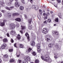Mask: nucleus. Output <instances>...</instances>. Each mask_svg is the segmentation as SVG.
<instances>
[{"mask_svg": "<svg viewBox=\"0 0 63 63\" xmlns=\"http://www.w3.org/2000/svg\"><path fill=\"white\" fill-rule=\"evenodd\" d=\"M55 21L56 22H58V18H56V19L55 20Z\"/></svg>", "mask_w": 63, "mask_h": 63, "instance_id": "c756f323", "label": "nucleus"}, {"mask_svg": "<svg viewBox=\"0 0 63 63\" xmlns=\"http://www.w3.org/2000/svg\"><path fill=\"white\" fill-rule=\"evenodd\" d=\"M2 16V14L0 13V17Z\"/></svg>", "mask_w": 63, "mask_h": 63, "instance_id": "0e129e2a", "label": "nucleus"}, {"mask_svg": "<svg viewBox=\"0 0 63 63\" xmlns=\"http://www.w3.org/2000/svg\"><path fill=\"white\" fill-rule=\"evenodd\" d=\"M50 13L51 14H52V13H53V12L52 11H51L50 12Z\"/></svg>", "mask_w": 63, "mask_h": 63, "instance_id": "774afa93", "label": "nucleus"}, {"mask_svg": "<svg viewBox=\"0 0 63 63\" xmlns=\"http://www.w3.org/2000/svg\"><path fill=\"white\" fill-rule=\"evenodd\" d=\"M38 18H39V19L40 20L41 18V17H40V16H38Z\"/></svg>", "mask_w": 63, "mask_h": 63, "instance_id": "49530a36", "label": "nucleus"}, {"mask_svg": "<svg viewBox=\"0 0 63 63\" xmlns=\"http://www.w3.org/2000/svg\"><path fill=\"white\" fill-rule=\"evenodd\" d=\"M39 61L38 60H36L35 61V63H39Z\"/></svg>", "mask_w": 63, "mask_h": 63, "instance_id": "a878e982", "label": "nucleus"}, {"mask_svg": "<svg viewBox=\"0 0 63 63\" xmlns=\"http://www.w3.org/2000/svg\"><path fill=\"white\" fill-rule=\"evenodd\" d=\"M36 16V15H35L33 14L32 15V17L33 18H34Z\"/></svg>", "mask_w": 63, "mask_h": 63, "instance_id": "37998d69", "label": "nucleus"}, {"mask_svg": "<svg viewBox=\"0 0 63 63\" xmlns=\"http://www.w3.org/2000/svg\"><path fill=\"white\" fill-rule=\"evenodd\" d=\"M15 47H16V43H15L14 44V45Z\"/></svg>", "mask_w": 63, "mask_h": 63, "instance_id": "79ce46f5", "label": "nucleus"}, {"mask_svg": "<svg viewBox=\"0 0 63 63\" xmlns=\"http://www.w3.org/2000/svg\"><path fill=\"white\" fill-rule=\"evenodd\" d=\"M45 20H46V19H47V17H45L44 18Z\"/></svg>", "mask_w": 63, "mask_h": 63, "instance_id": "864d4df0", "label": "nucleus"}, {"mask_svg": "<svg viewBox=\"0 0 63 63\" xmlns=\"http://www.w3.org/2000/svg\"><path fill=\"white\" fill-rule=\"evenodd\" d=\"M36 47L38 48H40L41 47V45L39 43L37 44L36 45Z\"/></svg>", "mask_w": 63, "mask_h": 63, "instance_id": "dca6fc26", "label": "nucleus"}, {"mask_svg": "<svg viewBox=\"0 0 63 63\" xmlns=\"http://www.w3.org/2000/svg\"><path fill=\"white\" fill-rule=\"evenodd\" d=\"M14 61H15V60H14L13 59H11L9 61L10 62H11V63L14 62Z\"/></svg>", "mask_w": 63, "mask_h": 63, "instance_id": "393cba45", "label": "nucleus"}, {"mask_svg": "<svg viewBox=\"0 0 63 63\" xmlns=\"http://www.w3.org/2000/svg\"><path fill=\"white\" fill-rule=\"evenodd\" d=\"M42 59L43 60H45L47 62H51V60L49 58V57L48 55H44V57L43 56H41Z\"/></svg>", "mask_w": 63, "mask_h": 63, "instance_id": "f257e3e1", "label": "nucleus"}, {"mask_svg": "<svg viewBox=\"0 0 63 63\" xmlns=\"http://www.w3.org/2000/svg\"><path fill=\"white\" fill-rule=\"evenodd\" d=\"M53 46V44H49L48 47L50 48H51Z\"/></svg>", "mask_w": 63, "mask_h": 63, "instance_id": "a211bd4d", "label": "nucleus"}, {"mask_svg": "<svg viewBox=\"0 0 63 63\" xmlns=\"http://www.w3.org/2000/svg\"><path fill=\"white\" fill-rule=\"evenodd\" d=\"M47 16H49V12H47Z\"/></svg>", "mask_w": 63, "mask_h": 63, "instance_id": "de8ad7c7", "label": "nucleus"}, {"mask_svg": "<svg viewBox=\"0 0 63 63\" xmlns=\"http://www.w3.org/2000/svg\"><path fill=\"white\" fill-rule=\"evenodd\" d=\"M7 35L8 37H10V35H9V34L8 33H7Z\"/></svg>", "mask_w": 63, "mask_h": 63, "instance_id": "3c124183", "label": "nucleus"}, {"mask_svg": "<svg viewBox=\"0 0 63 63\" xmlns=\"http://www.w3.org/2000/svg\"><path fill=\"white\" fill-rule=\"evenodd\" d=\"M13 50V49H10L9 50V51L10 52H12Z\"/></svg>", "mask_w": 63, "mask_h": 63, "instance_id": "e433bc0d", "label": "nucleus"}, {"mask_svg": "<svg viewBox=\"0 0 63 63\" xmlns=\"http://www.w3.org/2000/svg\"><path fill=\"white\" fill-rule=\"evenodd\" d=\"M32 51V49L31 48H29L28 50V51H27L26 52V53H28V52H30V51Z\"/></svg>", "mask_w": 63, "mask_h": 63, "instance_id": "9b49d317", "label": "nucleus"}, {"mask_svg": "<svg viewBox=\"0 0 63 63\" xmlns=\"http://www.w3.org/2000/svg\"><path fill=\"white\" fill-rule=\"evenodd\" d=\"M15 20L17 21L20 22V21H21V19L20 18H17L15 19Z\"/></svg>", "mask_w": 63, "mask_h": 63, "instance_id": "4468645a", "label": "nucleus"}, {"mask_svg": "<svg viewBox=\"0 0 63 63\" xmlns=\"http://www.w3.org/2000/svg\"><path fill=\"white\" fill-rule=\"evenodd\" d=\"M27 35L28 36L27 37V39H28V42H29V34H28V33H26L25 34V36H26V37H27Z\"/></svg>", "mask_w": 63, "mask_h": 63, "instance_id": "1a4fd4ad", "label": "nucleus"}, {"mask_svg": "<svg viewBox=\"0 0 63 63\" xmlns=\"http://www.w3.org/2000/svg\"><path fill=\"white\" fill-rule=\"evenodd\" d=\"M5 58L6 57V58H7L8 57V55H5L3 56Z\"/></svg>", "mask_w": 63, "mask_h": 63, "instance_id": "c9c22d12", "label": "nucleus"}, {"mask_svg": "<svg viewBox=\"0 0 63 63\" xmlns=\"http://www.w3.org/2000/svg\"><path fill=\"white\" fill-rule=\"evenodd\" d=\"M45 39L47 42H49V41L51 40L50 38H48V36H45Z\"/></svg>", "mask_w": 63, "mask_h": 63, "instance_id": "423d86ee", "label": "nucleus"}, {"mask_svg": "<svg viewBox=\"0 0 63 63\" xmlns=\"http://www.w3.org/2000/svg\"><path fill=\"white\" fill-rule=\"evenodd\" d=\"M42 32L44 34H47V29L46 28H44L43 29Z\"/></svg>", "mask_w": 63, "mask_h": 63, "instance_id": "39448f33", "label": "nucleus"}, {"mask_svg": "<svg viewBox=\"0 0 63 63\" xmlns=\"http://www.w3.org/2000/svg\"><path fill=\"white\" fill-rule=\"evenodd\" d=\"M19 15V14H18L17 13H14L13 14V16H18Z\"/></svg>", "mask_w": 63, "mask_h": 63, "instance_id": "412c9836", "label": "nucleus"}, {"mask_svg": "<svg viewBox=\"0 0 63 63\" xmlns=\"http://www.w3.org/2000/svg\"><path fill=\"white\" fill-rule=\"evenodd\" d=\"M20 33H21V34H23V32L22 31H20Z\"/></svg>", "mask_w": 63, "mask_h": 63, "instance_id": "13d9d810", "label": "nucleus"}, {"mask_svg": "<svg viewBox=\"0 0 63 63\" xmlns=\"http://www.w3.org/2000/svg\"><path fill=\"white\" fill-rule=\"evenodd\" d=\"M24 59L26 61H23L22 62V63H28L27 61H30V58L29 57H25L24 58Z\"/></svg>", "mask_w": 63, "mask_h": 63, "instance_id": "f03ea898", "label": "nucleus"}, {"mask_svg": "<svg viewBox=\"0 0 63 63\" xmlns=\"http://www.w3.org/2000/svg\"><path fill=\"white\" fill-rule=\"evenodd\" d=\"M26 11H27V12H28V8H26Z\"/></svg>", "mask_w": 63, "mask_h": 63, "instance_id": "69168bd1", "label": "nucleus"}, {"mask_svg": "<svg viewBox=\"0 0 63 63\" xmlns=\"http://www.w3.org/2000/svg\"><path fill=\"white\" fill-rule=\"evenodd\" d=\"M20 9L21 11H23L24 10V7L22 6H21L20 7Z\"/></svg>", "mask_w": 63, "mask_h": 63, "instance_id": "f3484780", "label": "nucleus"}, {"mask_svg": "<svg viewBox=\"0 0 63 63\" xmlns=\"http://www.w3.org/2000/svg\"><path fill=\"white\" fill-rule=\"evenodd\" d=\"M16 27V25L14 24H11L10 25V27L11 29L12 30L14 29Z\"/></svg>", "mask_w": 63, "mask_h": 63, "instance_id": "7ed1b4c3", "label": "nucleus"}, {"mask_svg": "<svg viewBox=\"0 0 63 63\" xmlns=\"http://www.w3.org/2000/svg\"><path fill=\"white\" fill-rule=\"evenodd\" d=\"M54 6L55 7H56V8H57V5H55Z\"/></svg>", "mask_w": 63, "mask_h": 63, "instance_id": "052dcab7", "label": "nucleus"}, {"mask_svg": "<svg viewBox=\"0 0 63 63\" xmlns=\"http://www.w3.org/2000/svg\"><path fill=\"white\" fill-rule=\"evenodd\" d=\"M11 43H13L14 42V40L11 38Z\"/></svg>", "mask_w": 63, "mask_h": 63, "instance_id": "4c0bfd02", "label": "nucleus"}, {"mask_svg": "<svg viewBox=\"0 0 63 63\" xmlns=\"http://www.w3.org/2000/svg\"><path fill=\"white\" fill-rule=\"evenodd\" d=\"M61 13H59L58 14V16H59V17L61 18Z\"/></svg>", "mask_w": 63, "mask_h": 63, "instance_id": "bb28decb", "label": "nucleus"}, {"mask_svg": "<svg viewBox=\"0 0 63 63\" xmlns=\"http://www.w3.org/2000/svg\"><path fill=\"white\" fill-rule=\"evenodd\" d=\"M21 27L22 28V30H24V29H25V27L24 26H21Z\"/></svg>", "mask_w": 63, "mask_h": 63, "instance_id": "2f4dec72", "label": "nucleus"}, {"mask_svg": "<svg viewBox=\"0 0 63 63\" xmlns=\"http://www.w3.org/2000/svg\"><path fill=\"white\" fill-rule=\"evenodd\" d=\"M5 8L6 9H7V10H9V11L10 10H11V9H10V8L8 7H5Z\"/></svg>", "mask_w": 63, "mask_h": 63, "instance_id": "cd10ccee", "label": "nucleus"}, {"mask_svg": "<svg viewBox=\"0 0 63 63\" xmlns=\"http://www.w3.org/2000/svg\"><path fill=\"white\" fill-rule=\"evenodd\" d=\"M32 26H29V29H32Z\"/></svg>", "mask_w": 63, "mask_h": 63, "instance_id": "c85d7f7f", "label": "nucleus"}, {"mask_svg": "<svg viewBox=\"0 0 63 63\" xmlns=\"http://www.w3.org/2000/svg\"><path fill=\"white\" fill-rule=\"evenodd\" d=\"M4 4V3L3 2H1V5H3V4Z\"/></svg>", "mask_w": 63, "mask_h": 63, "instance_id": "603ef678", "label": "nucleus"}, {"mask_svg": "<svg viewBox=\"0 0 63 63\" xmlns=\"http://www.w3.org/2000/svg\"><path fill=\"white\" fill-rule=\"evenodd\" d=\"M7 16H9V17H10L11 16V14L10 13H8L7 14Z\"/></svg>", "mask_w": 63, "mask_h": 63, "instance_id": "7c9ffc66", "label": "nucleus"}, {"mask_svg": "<svg viewBox=\"0 0 63 63\" xmlns=\"http://www.w3.org/2000/svg\"><path fill=\"white\" fill-rule=\"evenodd\" d=\"M15 6L16 7H18V2H16L15 4Z\"/></svg>", "mask_w": 63, "mask_h": 63, "instance_id": "5701e85b", "label": "nucleus"}, {"mask_svg": "<svg viewBox=\"0 0 63 63\" xmlns=\"http://www.w3.org/2000/svg\"><path fill=\"white\" fill-rule=\"evenodd\" d=\"M24 16L25 18H27V17L26 16V15H24Z\"/></svg>", "mask_w": 63, "mask_h": 63, "instance_id": "8fccbe9b", "label": "nucleus"}, {"mask_svg": "<svg viewBox=\"0 0 63 63\" xmlns=\"http://www.w3.org/2000/svg\"><path fill=\"white\" fill-rule=\"evenodd\" d=\"M46 23V21H45L44 22V23Z\"/></svg>", "mask_w": 63, "mask_h": 63, "instance_id": "338daca9", "label": "nucleus"}, {"mask_svg": "<svg viewBox=\"0 0 63 63\" xmlns=\"http://www.w3.org/2000/svg\"><path fill=\"white\" fill-rule=\"evenodd\" d=\"M3 42L5 43H6V42H8V40H7V39L4 38L3 40Z\"/></svg>", "mask_w": 63, "mask_h": 63, "instance_id": "6ab92c4d", "label": "nucleus"}, {"mask_svg": "<svg viewBox=\"0 0 63 63\" xmlns=\"http://www.w3.org/2000/svg\"><path fill=\"white\" fill-rule=\"evenodd\" d=\"M32 21V19H30L29 21V23H31V22Z\"/></svg>", "mask_w": 63, "mask_h": 63, "instance_id": "72a5a7b5", "label": "nucleus"}, {"mask_svg": "<svg viewBox=\"0 0 63 63\" xmlns=\"http://www.w3.org/2000/svg\"><path fill=\"white\" fill-rule=\"evenodd\" d=\"M54 58L56 59H57V57L56 56H54Z\"/></svg>", "mask_w": 63, "mask_h": 63, "instance_id": "bf43d9fd", "label": "nucleus"}, {"mask_svg": "<svg viewBox=\"0 0 63 63\" xmlns=\"http://www.w3.org/2000/svg\"><path fill=\"white\" fill-rule=\"evenodd\" d=\"M6 21H7V20H3V22L4 23H5V22H6Z\"/></svg>", "mask_w": 63, "mask_h": 63, "instance_id": "09e8293b", "label": "nucleus"}, {"mask_svg": "<svg viewBox=\"0 0 63 63\" xmlns=\"http://www.w3.org/2000/svg\"><path fill=\"white\" fill-rule=\"evenodd\" d=\"M38 8H39V7L38 6H35L34 5H33L32 6V9H34V10H35V11H37V10H38Z\"/></svg>", "mask_w": 63, "mask_h": 63, "instance_id": "20e7f679", "label": "nucleus"}, {"mask_svg": "<svg viewBox=\"0 0 63 63\" xmlns=\"http://www.w3.org/2000/svg\"><path fill=\"white\" fill-rule=\"evenodd\" d=\"M17 38L18 40H20V35L19 34H18L17 35Z\"/></svg>", "mask_w": 63, "mask_h": 63, "instance_id": "4be33fe9", "label": "nucleus"}, {"mask_svg": "<svg viewBox=\"0 0 63 63\" xmlns=\"http://www.w3.org/2000/svg\"><path fill=\"white\" fill-rule=\"evenodd\" d=\"M16 26L17 27H18L19 26V25L18 24H16Z\"/></svg>", "mask_w": 63, "mask_h": 63, "instance_id": "a19ab883", "label": "nucleus"}, {"mask_svg": "<svg viewBox=\"0 0 63 63\" xmlns=\"http://www.w3.org/2000/svg\"><path fill=\"white\" fill-rule=\"evenodd\" d=\"M56 47H59V46H58V44H56V45L55 46Z\"/></svg>", "mask_w": 63, "mask_h": 63, "instance_id": "c03bdc74", "label": "nucleus"}, {"mask_svg": "<svg viewBox=\"0 0 63 63\" xmlns=\"http://www.w3.org/2000/svg\"><path fill=\"white\" fill-rule=\"evenodd\" d=\"M11 3H8L7 4V5H8V6H9V5H11Z\"/></svg>", "mask_w": 63, "mask_h": 63, "instance_id": "5fc2aeb1", "label": "nucleus"}, {"mask_svg": "<svg viewBox=\"0 0 63 63\" xmlns=\"http://www.w3.org/2000/svg\"><path fill=\"white\" fill-rule=\"evenodd\" d=\"M4 25H5V23H4V22L0 23V26H3Z\"/></svg>", "mask_w": 63, "mask_h": 63, "instance_id": "aec40b11", "label": "nucleus"}, {"mask_svg": "<svg viewBox=\"0 0 63 63\" xmlns=\"http://www.w3.org/2000/svg\"><path fill=\"white\" fill-rule=\"evenodd\" d=\"M21 61V60H18V62L19 63H20Z\"/></svg>", "mask_w": 63, "mask_h": 63, "instance_id": "4d7b16f0", "label": "nucleus"}, {"mask_svg": "<svg viewBox=\"0 0 63 63\" xmlns=\"http://www.w3.org/2000/svg\"><path fill=\"white\" fill-rule=\"evenodd\" d=\"M47 22H51V20L50 19H47Z\"/></svg>", "mask_w": 63, "mask_h": 63, "instance_id": "473e14b6", "label": "nucleus"}, {"mask_svg": "<svg viewBox=\"0 0 63 63\" xmlns=\"http://www.w3.org/2000/svg\"><path fill=\"white\" fill-rule=\"evenodd\" d=\"M10 8L11 9H14V6H11L10 7Z\"/></svg>", "mask_w": 63, "mask_h": 63, "instance_id": "a18cd8bd", "label": "nucleus"}, {"mask_svg": "<svg viewBox=\"0 0 63 63\" xmlns=\"http://www.w3.org/2000/svg\"><path fill=\"white\" fill-rule=\"evenodd\" d=\"M2 60H1V59H0V63H1V62H2Z\"/></svg>", "mask_w": 63, "mask_h": 63, "instance_id": "680f3d73", "label": "nucleus"}, {"mask_svg": "<svg viewBox=\"0 0 63 63\" xmlns=\"http://www.w3.org/2000/svg\"><path fill=\"white\" fill-rule=\"evenodd\" d=\"M11 34L12 35H14L16 33V31H11L10 32Z\"/></svg>", "mask_w": 63, "mask_h": 63, "instance_id": "f8f14e48", "label": "nucleus"}, {"mask_svg": "<svg viewBox=\"0 0 63 63\" xmlns=\"http://www.w3.org/2000/svg\"><path fill=\"white\" fill-rule=\"evenodd\" d=\"M31 45L32 46H34L35 45V41H34L33 40L32 41Z\"/></svg>", "mask_w": 63, "mask_h": 63, "instance_id": "ddd939ff", "label": "nucleus"}, {"mask_svg": "<svg viewBox=\"0 0 63 63\" xmlns=\"http://www.w3.org/2000/svg\"><path fill=\"white\" fill-rule=\"evenodd\" d=\"M53 33L54 35H59V33L56 31H53Z\"/></svg>", "mask_w": 63, "mask_h": 63, "instance_id": "6e6552de", "label": "nucleus"}, {"mask_svg": "<svg viewBox=\"0 0 63 63\" xmlns=\"http://www.w3.org/2000/svg\"><path fill=\"white\" fill-rule=\"evenodd\" d=\"M21 2L23 3L24 4L25 3V2L24 1V0H21Z\"/></svg>", "mask_w": 63, "mask_h": 63, "instance_id": "f704fd0d", "label": "nucleus"}, {"mask_svg": "<svg viewBox=\"0 0 63 63\" xmlns=\"http://www.w3.org/2000/svg\"><path fill=\"white\" fill-rule=\"evenodd\" d=\"M37 51L38 52H40L41 51V48H38L37 49Z\"/></svg>", "mask_w": 63, "mask_h": 63, "instance_id": "b1692460", "label": "nucleus"}, {"mask_svg": "<svg viewBox=\"0 0 63 63\" xmlns=\"http://www.w3.org/2000/svg\"><path fill=\"white\" fill-rule=\"evenodd\" d=\"M31 53L33 56H35L36 55V52H33V51H32V52H31Z\"/></svg>", "mask_w": 63, "mask_h": 63, "instance_id": "2eb2a0df", "label": "nucleus"}, {"mask_svg": "<svg viewBox=\"0 0 63 63\" xmlns=\"http://www.w3.org/2000/svg\"><path fill=\"white\" fill-rule=\"evenodd\" d=\"M7 46V45L5 43H4L1 46V48L2 49H4Z\"/></svg>", "mask_w": 63, "mask_h": 63, "instance_id": "0eeeda50", "label": "nucleus"}, {"mask_svg": "<svg viewBox=\"0 0 63 63\" xmlns=\"http://www.w3.org/2000/svg\"><path fill=\"white\" fill-rule=\"evenodd\" d=\"M1 12H2V13H4L5 12V10H1Z\"/></svg>", "mask_w": 63, "mask_h": 63, "instance_id": "ea45409f", "label": "nucleus"}, {"mask_svg": "<svg viewBox=\"0 0 63 63\" xmlns=\"http://www.w3.org/2000/svg\"><path fill=\"white\" fill-rule=\"evenodd\" d=\"M30 2L31 3H33V0H30Z\"/></svg>", "mask_w": 63, "mask_h": 63, "instance_id": "6e6d98bb", "label": "nucleus"}, {"mask_svg": "<svg viewBox=\"0 0 63 63\" xmlns=\"http://www.w3.org/2000/svg\"><path fill=\"white\" fill-rule=\"evenodd\" d=\"M19 47L20 48H24V46H23V45L22 44H20L19 45Z\"/></svg>", "mask_w": 63, "mask_h": 63, "instance_id": "9d476101", "label": "nucleus"}, {"mask_svg": "<svg viewBox=\"0 0 63 63\" xmlns=\"http://www.w3.org/2000/svg\"><path fill=\"white\" fill-rule=\"evenodd\" d=\"M57 1L59 3H61V0H57Z\"/></svg>", "mask_w": 63, "mask_h": 63, "instance_id": "58836bf2", "label": "nucleus"}, {"mask_svg": "<svg viewBox=\"0 0 63 63\" xmlns=\"http://www.w3.org/2000/svg\"><path fill=\"white\" fill-rule=\"evenodd\" d=\"M10 2H13V1H14V0H9Z\"/></svg>", "mask_w": 63, "mask_h": 63, "instance_id": "e2e57ef3", "label": "nucleus"}]
</instances>
